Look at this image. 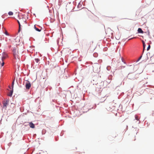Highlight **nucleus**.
Instances as JSON below:
<instances>
[{"label":"nucleus","mask_w":154,"mask_h":154,"mask_svg":"<svg viewBox=\"0 0 154 154\" xmlns=\"http://www.w3.org/2000/svg\"><path fill=\"white\" fill-rule=\"evenodd\" d=\"M19 20H17V22L19 25V29L18 32H20V24L23 26L26 25V19L25 15H20L19 16Z\"/></svg>","instance_id":"1"},{"label":"nucleus","mask_w":154,"mask_h":154,"mask_svg":"<svg viewBox=\"0 0 154 154\" xmlns=\"http://www.w3.org/2000/svg\"><path fill=\"white\" fill-rule=\"evenodd\" d=\"M13 51L14 59L16 60L18 59L20 60V57L18 49L17 48H14L13 49Z\"/></svg>","instance_id":"2"},{"label":"nucleus","mask_w":154,"mask_h":154,"mask_svg":"<svg viewBox=\"0 0 154 154\" xmlns=\"http://www.w3.org/2000/svg\"><path fill=\"white\" fill-rule=\"evenodd\" d=\"M26 84V88L27 89H29L31 87V83L30 82H29L28 81H27L25 83Z\"/></svg>","instance_id":"3"},{"label":"nucleus","mask_w":154,"mask_h":154,"mask_svg":"<svg viewBox=\"0 0 154 154\" xmlns=\"http://www.w3.org/2000/svg\"><path fill=\"white\" fill-rule=\"evenodd\" d=\"M8 101L7 100L4 101L3 103V107L5 108V109L7 108V106L8 105Z\"/></svg>","instance_id":"4"},{"label":"nucleus","mask_w":154,"mask_h":154,"mask_svg":"<svg viewBox=\"0 0 154 154\" xmlns=\"http://www.w3.org/2000/svg\"><path fill=\"white\" fill-rule=\"evenodd\" d=\"M8 57V55L7 54L4 53L2 58V60H4L5 59Z\"/></svg>","instance_id":"5"},{"label":"nucleus","mask_w":154,"mask_h":154,"mask_svg":"<svg viewBox=\"0 0 154 154\" xmlns=\"http://www.w3.org/2000/svg\"><path fill=\"white\" fill-rule=\"evenodd\" d=\"M87 10L86 9H84L82 10L81 13L83 14H85L87 12Z\"/></svg>","instance_id":"6"},{"label":"nucleus","mask_w":154,"mask_h":154,"mask_svg":"<svg viewBox=\"0 0 154 154\" xmlns=\"http://www.w3.org/2000/svg\"><path fill=\"white\" fill-rule=\"evenodd\" d=\"M29 125L30 127L32 128H33L35 127V125L32 122H29Z\"/></svg>","instance_id":"7"},{"label":"nucleus","mask_w":154,"mask_h":154,"mask_svg":"<svg viewBox=\"0 0 154 154\" xmlns=\"http://www.w3.org/2000/svg\"><path fill=\"white\" fill-rule=\"evenodd\" d=\"M13 89H12V90H11L9 93L8 94V95L10 97H11L12 95V94L13 93Z\"/></svg>","instance_id":"8"},{"label":"nucleus","mask_w":154,"mask_h":154,"mask_svg":"<svg viewBox=\"0 0 154 154\" xmlns=\"http://www.w3.org/2000/svg\"><path fill=\"white\" fill-rule=\"evenodd\" d=\"M138 32L139 33H143V32L141 28H139L138 29Z\"/></svg>","instance_id":"9"},{"label":"nucleus","mask_w":154,"mask_h":154,"mask_svg":"<svg viewBox=\"0 0 154 154\" xmlns=\"http://www.w3.org/2000/svg\"><path fill=\"white\" fill-rule=\"evenodd\" d=\"M34 28L35 29L36 31H37L38 32H40L41 31V29H38V28H37L35 26V25L34 26Z\"/></svg>","instance_id":"10"},{"label":"nucleus","mask_w":154,"mask_h":154,"mask_svg":"<svg viewBox=\"0 0 154 154\" xmlns=\"http://www.w3.org/2000/svg\"><path fill=\"white\" fill-rule=\"evenodd\" d=\"M35 60L36 63H38L40 61V60L38 58H36L35 59Z\"/></svg>","instance_id":"11"},{"label":"nucleus","mask_w":154,"mask_h":154,"mask_svg":"<svg viewBox=\"0 0 154 154\" xmlns=\"http://www.w3.org/2000/svg\"><path fill=\"white\" fill-rule=\"evenodd\" d=\"M8 14L9 15L11 16L13 15V13L12 12L10 11L8 12Z\"/></svg>","instance_id":"12"},{"label":"nucleus","mask_w":154,"mask_h":154,"mask_svg":"<svg viewBox=\"0 0 154 154\" xmlns=\"http://www.w3.org/2000/svg\"><path fill=\"white\" fill-rule=\"evenodd\" d=\"M135 119L137 121H138L139 120V119L138 118V116L137 115L135 116Z\"/></svg>","instance_id":"13"},{"label":"nucleus","mask_w":154,"mask_h":154,"mask_svg":"<svg viewBox=\"0 0 154 154\" xmlns=\"http://www.w3.org/2000/svg\"><path fill=\"white\" fill-rule=\"evenodd\" d=\"M143 52L144 51V49H145V43H144V42L143 41Z\"/></svg>","instance_id":"14"},{"label":"nucleus","mask_w":154,"mask_h":154,"mask_svg":"<svg viewBox=\"0 0 154 154\" xmlns=\"http://www.w3.org/2000/svg\"><path fill=\"white\" fill-rule=\"evenodd\" d=\"M14 80L12 83V89H13V87H14Z\"/></svg>","instance_id":"15"},{"label":"nucleus","mask_w":154,"mask_h":154,"mask_svg":"<svg viewBox=\"0 0 154 154\" xmlns=\"http://www.w3.org/2000/svg\"><path fill=\"white\" fill-rule=\"evenodd\" d=\"M2 62L1 63V66H4V60H2Z\"/></svg>","instance_id":"16"},{"label":"nucleus","mask_w":154,"mask_h":154,"mask_svg":"<svg viewBox=\"0 0 154 154\" xmlns=\"http://www.w3.org/2000/svg\"><path fill=\"white\" fill-rule=\"evenodd\" d=\"M150 46L149 45L147 48V51H148L150 49Z\"/></svg>","instance_id":"17"},{"label":"nucleus","mask_w":154,"mask_h":154,"mask_svg":"<svg viewBox=\"0 0 154 154\" xmlns=\"http://www.w3.org/2000/svg\"><path fill=\"white\" fill-rule=\"evenodd\" d=\"M5 34H6V35H8V32H7V31L5 32Z\"/></svg>","instance_id":"18"},{"label":"nucleus","mask_w":154,"mask_h":154,"mask_svg":"<svg viewBox=\"0 0 154 154\" xmlns=\"http://www.w3.org/2000/svg\"><path fill=\"white\" fill-rule=\"evenodd\" d=\"M141 57H142V56H141L139 57V59H138V61L139 60H140L141 58Z\"/></svg>","instance_id":"19"},{"label":"nucleus","mask_w":154,"mask_h":154,"mask_svg":"<svg viewBox=\"0 0 154 154\" xmlns=\"http://www.w3.org/2000/svg\"><path fill=\"white\" fill-rule=\"evenodd\" d=\"M9 88H11V87H9Z\"/></svg>","instance_id":"20"},{"label":"nucleus","mask_w":154,"mask_h":154,"mask_svg":"<svg viewBox=\"0 0 154 154\" xmlns=\"http://www.w3.org/2000/svg\"><path fill=\"white\" fill-rule=\"evenodd\" d=\"M132 38H131V39H129V40H130V39H132Z\"/></svg>","instance_id":"21"}]
</instances>
